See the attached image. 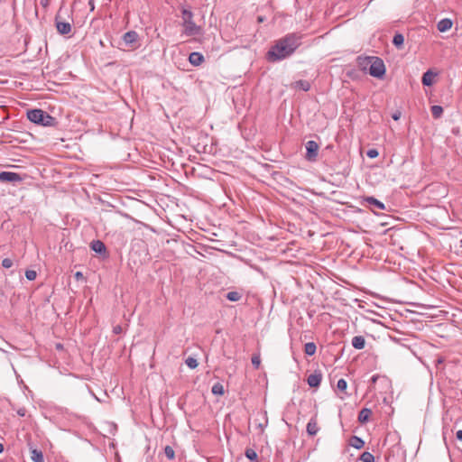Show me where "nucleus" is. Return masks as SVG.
<instances>
[{"instance_id":"obj_1","label":"nucleus","mask_w":462,"mask_h":462,"mask_svg":"<svg viewBox=\"0 0 462 462\" xmlns=\"http://www.w3.org/2000/svg\"><path fill=\"white\" fill-rule=\"evenodd\" d=\"M301 36L297 33H289L276 42L268 51L267 59L270 61H278L291 56L300 45Z\"/></svg>"},{"instance_id":"obj_2","label":"nucleus","mask_w":462,"mask_h":462,"mask_svg":"<svg viewBox=\"0 0 462 462\" xmlns=\"http://www.w3.org/2000/svg\"><path fill=\"white\" fill-rule=\"evenodd\" d=\"M27 118L37 125L48 126L51 125L54 118L42 109H32L27 112Z\"/></svg>"},{"instance_id":"obj_3","label":"nucleus","mask_w":462,"mask_h":462,"mask_svg":"<svg viewBox=\"0 0 462 462\" xmlns=\"http://www.w3.org/2000/svg\"><path fill=\"white\" fill-rule=\"evenodd\" d=\"M183 27L184 32L187 35H195L199 32V27L195 24L192 21V13L189 10L184 9L182 11Z\"/></svg>"},{"instance_id":"obj_4","label":"nucleus","mask_w":462,"mask_h":462,"mask_svg":"<svg viewBox=\"0 0 462 462\" xmlns=\"http://www.w3.org/2000/svg\"><path fill=\"white\" fill-rule=\"evenodd\" d=\"M370 61L369 74L374 78L381 79L385 74L383 61L377 57L368 58Z\"/></svg>"},{"instance_id":"obj_5","label":"nucleus","mask_w":462,"mask_h":462,"mask_svg":"<svg viewBox=\"0 0 462 462\" xmlns=\"http://www.w3.org/2000/svg\"><path fill=\"white\" fill-rule=\"evenodd\" d=\"M305 148H306V155H305V158L309 161V162H315L317 160V157H318V152H319V144L317 142L315 141H308L305 144Z\"/></svg>"},{"instance_id":"obj_6","label":"nucleus","mask_w":462,"mask_h":462,"mask_svg":"<svg viewBox=\"0 0 462 462\" xmlns=\"http://www.w3.org/2000/svg\"><path fill=\"white\" fill-rule=\"evenodd\" d=\"M23 180V177L16 172L12 171H0V182L8 183H20Z\"/></svg>"},{"instance_id":"obj_7","label":"nucleus","mask_w":462,"mask_h":462,"mask_svg":"<svg viewBox=\"0 0 462 462\" xmlns=\"http://www.w3.org/2000/svg\"><path fill=\"white\" fill-rule=\"evenodd\" d=\"M322 380V374L320 371H315L307 378V383L310 387H319Z\"/></svg>"},{"instance_id":"obj_8","label":"nucleus","mask_w":462,"mask_h":462,"mask_svg":"<svg viewBox=\"0 0 462 462\" xmlns=\"http://www.w3.org/2000/svg\"><path fill=\"white\" fill-rule=\"evenodd\" d=\"M139 35L135 31H129L123 36L125 43L130 47H134L136 44Z\"/></svg>"},{"instance_id":"obj_9","label":"nucleus","mask_w":462,"mask_h":462,"mask_svg":"<svg viewBox=\"0 0 462 462\" xmlns=\"http://www.w3.org/2000/svg\"><path fill=\"white\" fill-rule=\"evenodd\" d=\"M306 430H307V433L310 435V436H315L319 430V427L318 425V421H317V418L316 416L315 417H312L308 424H307V428H306Z\"/></svg>"},{"instance_id":"obj_10","label":"nucleus","mask_w":462,"mask_h":462,"mask_svg":"<svg viewBox=\"0 0 462 462\" xmlns=\"http://www.w3.org/2000/svg\"><path fill=\"white\" fill-rule=\"evenodd\" d=\"M56 28L60 34H68L71 32V25L68 22H60L56 19Z\"/></svg>"},{"instance_id":"obj_11","label":"nucleus","mask_w":462,"mask_h":462,"mask_svg":"<svg viewBox=\"0 0 462 462\" xmlns=\"http://www.w3.org/2000/svg\"><path fill=\"white\" fill-rule=\"evenodd\" d=\"M452 24L453 23L450 19L443 18L438 23L437 28L439 32H444L451 29Z\"/></svg>"},{"instance_id":"obj_12","label":"nucleus","mask_w":462,"mask_h":462,"mask_svg":"<svg viewBox=\"0 0 462 462\" xmlns=\"http://www.w3.org/2000/svg\"><path fill=\"white\" fill-rule=\"evenodd\" d=\"M90 247L94 252L97 254H103L106 250L105 244L100 240L92 241Z\"/></svg>"},{"instance_id":"obj_13","label":"nucleus","mask_w":462,"mask_h":462,"mask_svg":"<svg viewBox=\"0 0 462 462\" xmlns=\"http://www.w3.org/2000/svg\"><path fill=\"white\" fill-rule=\"evenodd\" d=\"M365 200L372 207H374L377 209L383 210L385 209L384 204L378 200L377 199L374 197H366L365 198Z\"/></svg>"},{"instance_id":"obj_14","label":"nucleus","mask_w":462,"mask_h":462,"mask_svg":"<svg viewBox=\"0 0 462 462\" xmlns=\"http://www.w3.org/2000/svg\"><path fill=\"white\" fill-rule=\"evenodd\" d=\"M351 344L354 348L361 350L365 346V337L362 336H356L352 338Z\"/></svg>"},{"instance_id":"obj_15","label":"nucleus","mask_w":462,"mask_h":462,"mask_svg":"<svg viewBox=\"0 0 462 462\" xmlns=\"http://www.w3.org/2000/svg\"><path fill=\"white\" fill-rule=\"evenodd\" d=\"M435 76H436V74L433 73L431 70H427L422 76V79H421L422 84L427 87L431 86Z\"/></svg>"},{"instance_id":"obj_16","label":"nucleus","mask_w":462,"mask_h":462,"mask_svg":"<svg viewBox=\"0 0 462 462\" xmlns=\"http://www.w3.org/2000/svg\"><path fill=\"white\" fill-rule=\"evenodd\" d=\"M189 62L194 66H199L202 63V53L195 51L189 54Z\"/></svg>"},{"instance_id":"obj_17","label":"nucleus","mask_w":462,"mask_h":462,"mask_svg":"<svg viewBox=\"0 0 462 462\" xmlns=\"http://www.w3.org/2000/svg\"><path fill=\"white\" fill-rule=\"evenodd\" d=\"M371 414H372V411L370 409L363 408L358 414L359 422H361V423L367 422L369 420Z\"/></svg>"},{"instance_id":"obj_18","label":"nucleus","mask_w":462,"mask_h":462,"mask_svg":"<svg viewBox=\"0 0 462 462\" xmlns=\"http://www.w3.org/2000/svg\"><path fill=\"white\" fill-rule=\"evenodd\" d=\"M293 87L303 91H309L310 88V84L307 80L300 79L293 83Z\"/></svg>"},{"instance_id":"obj_19","label":"nucleus","mask_w":462,"mask_h":462,"mask_svg":"<svg viewBox=\"0 0 462 462\" xmlns=\"http://www.w3.org/2000/svg\"><path fill=\"white\" fill-rule=\"evenodd\" d=\"M31 458L33 462H44L43 454L38 449H32L31 451Z\"/></svg>"},{"instance_id":"obj_20","label":"nucleus","mask_w":462,"mask_h":462,"mask_svg":"<svg viewBox=\"0 0 462 462\" xmlns=\"http://www.w3.org/2000/svg\"><path fill=\"white\" fill-rule=\"evenodd\" d=\"M350 445L353 448L359 449L364 447L365 441L357 436H353L350 439Z\"/></svg>"},{"instance_id":"obj_21","label":"nucleus","mask_w":462,"mask_h":462,"mask_svg":"<svg viewBox=\"0 0 462 462\" xmlns=\"http://www.w3.org/2000/svg\"><path fill=\"white\" fill-rule=\"evenodd\" d=\"M316 350H317V346H316L315 343H313V342L306 343L304 346V353L307 356H313L316 353Z\"/></svg>"},{"instance_id":"obj_22","label":"nucleus","mask_w":462,"mask_h":462,"mask_svg":"<svg viewBox=\"0 0 462 462\" xmlns=\"http://www.w3.org/2000/svg\"><path fill=\"white\" fill-rule=\"evenodd\" d=\"M403 42H404V37L402 33H396L393 36V43L394 44L395 47H397L399 49L402 48L403 45Z\"/></svg>"},{"instance_id":"obj_23","label":"nucleus","mask_w":462,"mask_h":462,"mask_svg":"<svg viewBox=\"0 0 462 462\" xmlns=\"http://www.w3.org/2000/svg\"><path fill=\"white\" fill-rule=\"evenodd\" d=\"M226 297L230 301H238L241 300L242 294L238 291H234L227 292Z\"/></svg>"},{"instance_id":"obj_24","label":"nucleus","mask_w":462,"mask_h":462,"mask_svg":"<svg viewBox=\"0 0 462 462\" xmlns=\"http://www.w3.org/2000/svg\"><path fill=\"white\" fill-rule=\"evenodd\" d=\"M443 108L441 106H431V114L434 118H439L442 116Z\"/></svg>"},{"instance_id":"obj_25","label":"nucleus","mask_w":462,"mask_h":462,"mask_svg":"<svg viewBox=\"0 0 462 462\" xmlns=\"http://www.w3.org/2000/svg\"><path fill=\"white\" fill-rule=\"evenodd\" d=\"M211 391L215 395H222L224 393V387L220 383H217L212 386Z\"/></svg>"},{"instance_id":"obj_26","label":"nucleus","mask_w":462,"mask_h":462,"mask_svg":"<svg viewBox=\"0 0 462 462\" xmlns=\"http://www.w3.org/2000/svg\"><path fill=\"white\" fill-rule=\"evenodd\" d=\"M347 388V383L345 379H339L337 381V389L341 392V393H344L345 394L346 393V390Z\"/></svg>"},{"instance_id":"obj_27","label":"nucleus","mask_w":462,"mask_h":462,"mask_svg":"<svg viewBox=\"0 0 462 462\" xmlns=\"http://www.w3.org/2000/svg\"><path fill=\"white\" fill-rule=\"evenodd\" d=\"M360 460L362 462H374V457L370 452H364L360 457Z\"/></svg>"},{"instance_id":"obj_28","label":"nucleus","mask_w":462,"mask_h":462,"mask_svg":"<svg viewBox=\"0 0 462 462\" xmlns=\"http://www.w3.org/2000/svg\"><path fill=\"white\" fill-rule=\"evenodd\" d=\"M245 457H246L249 460H251V461H254V460H256V459H257V454H256V452H255L254 449H252V448H247V449L245 450Z\"/></svg>"},{"instance_id":"obj_29","label":"nucleus","mask_w":462,"mask_h":462,"mask_svg":"<svg viewBox=\"0 0 462 462\" xmlns=\"http://www.w3.org/2000/svg\"><path fill=\"white\" fill-rule=\"evenodd\" d=\"M164 454L167 457V458L170 460L173 459L175 457V452L171 446H166L164 448Z\"/></svg>"},{"instance_id":"obj_30","label":"nucleus","mask_w":462,"mask_h":462,"mask_svg":"<svg viewBox=\"0 0 462 462\" xmlns=\"http://www.w3.org/2000/svg\"><path fill=\"white\" fill-rule=\"evenodd\" d=\"M185 363L189 368L192 369L198 366L197 359L190 356L186 359Z\"/></svg>"},{"instance_id":"obj_31","label":"nucleus","mask_w":462,"mask_h":462,"mask_svg":"<svg viewBox=\"0 0 462 462\" xmlns=\"http://www.w3.org/2000/svg\"><path fill=\"white\" fill-rule=\"evenodd\" d=\"M36 276H37V273H36V272H35V271H33V270H27V271L25 272V277H26V279H27V280H29V281H33V280H35V279H36Z\"/></svg>"},{"instance_id":"obj_32","label":"nucleus","mask_w":462,"mask_h":462,"mask_svg":"<svg viewBox=\"0 0 462 462\" xmlns=\"http://www.w3.org/2000/svg\"><path fill=\"white\" fill-rule=\"evenodd\" d=\"M14 263H13V260L10 259V258H5L3 261H2V266L4 268H11L13 266Z\"/></svg>"},{"instance_id":"obj_33","label":"nucleus","mask_w":462,"mask_h":462,"mask_svg":"<svg viewBox=\"0 0 462 462\" xmlns=\"http://www.w3.org/2000/svg\"><path fill=\"white\" fill-rule=\"evenodd\" d=\"M366 154L369 158L374 159L379 155V152L376 149H369L367 151Z\"/></svg>"},{"instance_id":"obj_34","label":"nucleus","mask_w":462,"mask_h":462,"mask_svg":"<svg viewBox=\"0 0 462 462\" xmlns=\"http://www.w3.org/2000/svg\"><path fill=\"white\" fill-rule=\"evenodd\" d=\"M261 359L259 356H253L252 364L257 369L260 366Z\"/></svg>"},{"instance_id":"obj_35","label":"nucleus","mask_w":462,"mask_h":462,"mask_svg":"<svg viewBox=\"0 0 462 462\" xmlns=\"http://www.w3.org/2000/svg\"><path fill=\"white\" fill-rule=\"evenodd\" d=\"M113 332L115 334H120L122 332V327L120 325H116L113 328Z\"/></svg>"},{"instance_id":"obj_36","label":"nucleus","mask_w":462,"mask_h":462,"mask_svg":"<svg viewBox=\"0 0 462 462\" xmlns=\"http://www.w3.org/2000/svg\"><path fill=\"white\" fill-rule=\"evenodd\" d=\"M392 117H393V120L397 121V120H399V119H400V117H401V113H400V112H396V113H394V114L392 116Z\"/></svg>"},{"instance_id":"obj_37","label":"nucleus","mask_w":462,"mask_h":462,"mask_svg":"<svg viewBox=\"0 0 462 462\" xmlns=\"http://www.w3.org/2000/svg\"><path fill=\"white\" fill-rule=\"evenodd\" d=\"M456 437L458 440L462 441V430L457 431Z\"/></svg>"},{"instance_id":"obj_38","label":"nucleus","mask_w":462,"mask_h":462,"mask_svg":"<svg viewBox=\"0 0 462 462\" xmlns=\"http://www.w3.org/2000/svg\"><path fill=\"white\" fill-rule=\"evenodd\" d=\"M378 378H379V375H378V374H374V375L371 377V380H370V381H371V383H376V381L378 380Z\"/></svg>"},{"instance_id":"obj_39","label":"nucleus","mask_w":462,"mask_h":462,"mask_svg":"<svg viewBox=\"0 0 462 462\" xmlns=\"http://www.w3.org/2000/svg\"><path fill=\"white\" fill-rule=\"evenodd\" d=\"M75 277H76V279H77V280H79V279H82V278H83V274H82V273H80V272H77V273H75Z\"/></svg>"},{"instance_id":"obj_40","label":"nucleus","mask_w":462,"mask_h":462,"mask_svg":"<svg viewBox=\"0 0 462 462\" xmlns=\"http://www.w3.org/2000/svg\"><path fill=\"white\" fill-rule=\"evenodd\" d=\"M88 5L90 6L91 11H93L94 8H95L94 1L93 0H89Z\"/></svg>"},{"instance_id":"obj_41","label":"nucleus","mask_w":462,"mask_h":462,"mask_svg":"<svg viewBox=\"0 0 462 462\" xmlns=\"http://www.w3.org/2000/svg\"><path fill=\"white\" fill-rule=\"evenodd\" d=\"M4 451V445L0 443V453Z\"/></svg>"},{"instance_id":"obj_42","label":"nucleus","mask_w":462,"mask_h":462,"mask_svg":"<svg viewBox=\"0 0 462 462\" xmlns=\"http://www.w3.org/2000/svg\"><path fill=\"white\" fill-rule=\"evenodd\" d=\"M258 22H259V23H263V18L262 16H259V17H258Z\"/></svg>"},{"instance_id":"obj_43","label":"nucleus","mask_w":462,"mask_h":462,"mask_svg":"<svg viewBox=\"0 0 462 462\" xmlns=\"http://www.w3.org/2000/svg\"><path fill=\"white\" fill-rule=\"evenodd\" d=\"M57 348H62V346L60 344H58Z\"/></svg>"}]
</instances>
